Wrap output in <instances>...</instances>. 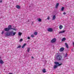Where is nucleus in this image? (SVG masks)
Returning <instances> with one entry per match:
<instances>
[{"mask_svg": "<svg viewBox=\"0 0 74 74\" xmlns=\"http://www.w3.org/2000/svg\"><path fill=\"white\" fill-rule=\"evenodd\" d=\"M67 53H66L65 54V56H64V58H66V57H67Z\"/></svg>", "mask_w": 74, "mask_h": 74, "instance_id": "a878e982", "label": "nucleus"}, {"mask_svg": "<svg viewBox=\"0 0 74 74\" xmlns=\"http://www.w3.org/2000/svg\"><path fill=\"white\" fill-rule=\"evenodd\" d=\"M33 23H34L33 21L32 22V24H31L32 25H33Z\"/></svg>", "mask_w": 74, "mask_h": 74, "instance_id": "72a5a7b5", "label": "nucleus"}, {"mask_svg": "<svg viewBox=\"0 0 74 74\" xmlns=\"http://www.w3.org/2000/svg\"><path fill=\"white\" fill-rule=\"evenodd\" d=\"M59 3H57L56 4V8H58V6H59Z\"/></svg>", "mask_w": 74, "mask_h": 74, "instance_id": "f8f14e48", "label": "nucleus"}, {"mask_svg": "<svg viewBox=\"0 0 74 74\" xmlns=\"http://www.w3.org/2000/svg\"><path fill=\"white\" fill-rule=\"evenodd\" d=\"M27 51L28 52H29V51H30V48H28L27 49Z\"/></svg>", "mask_w": 74, "mask_h": 74, "instance_id": "4be33fe9", "label": "nucleus"}, {"mask_svg": "<svg viewBox=\"0 0 74 74\" xmlns=\"http://www.w3.org/2000/svg\"><path fill=\"white\" fill-rule=\"evenodd\" d=\"M56 57V58L57 60H61L62 59V56L58 53H57L55 55Z\"/></svg>", "mask_w": 74, "mask_h": 74, "instance_id": "f03ea898", "label": "nucleus"}, {"mask_svg": "<svg viewBox=\"0 0 74 74\" xmlns=\"http://www.w3.org/2000/svg\"><path fill=\"white\" fill-rule=\"evenodd\" d=\"M66 40V39L64 38H62V41H65Z\"/></svg>", "mask_w": 74, "mask_h": 74, "instance_id": "ddd939ff", "label": "nucleus"}, {"mask_svg": "<svg viewBox=\"0 0 74 74\" xmlns=\"http://www.w3.org/2000/svg\"><path fill=\"white\" fill-rule=\"evenodd\" d=\"M12 30H16V29H15V28H12Z\"/></svg>", "mask_w": 74, "mask_h": 74, "instance_id": "cd10ccee", "label": "nucleus"}, {"mask_svg": "<svg viewBox=\"0 0 74 74\" xmlns=\"http://www.w3.org/2000/svg\"><path fill=\"white\" fill-rule=\"evenodd\" d=\"M64 7H62V8H61V10L62 11H63V10H64Z\"/></svg>", "mask_w": 74, "mask_h": 74, "instance_id": "393cba45", "label": "nucleus"}, {"mask_svg": "<svg viewBox=\"0 0 74 74\" xmlns=\"http://www.w3.org/2000/svg\"><path fill=\"white\" fill-rule=\"evenodd\" d=\"M73 45L74 46V42H73Z\"/></svg>", "mask_w": 74, "mask_h": 74, "instance_id": "c9c22d12", "label": "nucleus"}, {"mask_svg": "<svg viewBox=\"0 0 74 74\" xmlns=\"http://www.w3.org/2000/svg\"><path fill=\"white\" fill-rule=\"evenodd\" d=\"M38 22H41V19L40 18H39L38 20Z\"/></svg>", "mask_w": 74, "mask_h": 74, "instance_id": "b1692460", "label": "nucleus"}, {"mask_svg": "<svg viewBox=\"0 0 74 74\" xmlns=\"http://www.w3.org/2000/svg\"><path fill=\"white\" fill-rule=\"evenodd\" d=\"M26 45V43L24 44L22 46V48H24V47H25Z\"/></svg>", "mask_w": 74, "mask_h": 74, "instance_id": "4468645a", "label": "nucleus"}, {"mask_svg": "<svg viewBox=\"0 0 74 74\" xmlns=\"http://www.w3.org/2000/svg\"><path fill=\"white\" fill-rule=\"evenodd\" d=\"M58 65H54L53 67L54 69H56L57 67H58Z\"/></svg>", "mask_w": 74, "mask_h": 74, "instance_id": "aec40b11", "label": "nucleus"}, {"mask_svg": "<svg viewBox=\"0 0 74 74\" xmlns=\"http://www.w3.org/2000/svg\"><path fill=\"white\" fill-rule=\"evenodd\" d=\"M56 38H54L51 41V42L52 43H53L54 42H56Z\"/></svg>", "mask_w": 74, "mask_h": 74, "instance_id": "20e7f679", "label": "nucleus"}, {"mask_svg": "<svg viewBox=\"0 0 74 74\" xmlns=\"http://www.w3.org/2000/svg\"><path fill=\"white\" fill-rule=\"evenodd\" d=\"M22 41H23V39H21L20 40V42Z\"/></svg>", "mask_w": 74, "mask_h": 74, "instance_id": "c85d7f7f", "label": "nucleus"}, {"mask_svg": "<svg viewBox=\"0 0 74 74\" xmlns=\"http://www.w3.org/2000/svg\"><path fill=\"white\" fill-rule=\"evenodd\" d=\"M16 32H14L13 31H12L11 32H7L5 34V36H14L16 34Z\"/></svg>", "mask_w": 74, "mask_h": 74, "instance_id": "f257e3e1", "label": "nucleus"}, {"mask_svg": "<svg viewBox=\"0 0 74 74\" xmlns=\"http://www.w3.org/2000/svg\"><path fill=\"white\" fill-rule=\"evenodd\" d=\"M65 44L66 46V48H69V45L67 44V43H65Z\"/></svg>", "mask_w": 74, "mask_h": 74, "instance_id": "1a4fd4ad", "label": "nucleus"}, {"mask_svg": "<svg viewBox=\"0 0 74 74\" xmlns=\"http://www.w3.org/2000/svg\"><path fill=\"white\" fill-rule=\"evenodd\" d=\"M55 18H56V16L54 15L53 17L52 20H55Z\"/></svg>", "mask_w": 74, "mask_h": 74, "instance_id": "9b49d317", "label": "nucleus"}, {"mask_svg": "<svg viewBox=\"0 0 74 74\" xmlns=\"http://www.w3.org/2000/svg\"><path fill=\"white\" fill-rule=\"evenodd\" d=\"M59 63L58 62H54L55 64L56 65H58Z\"/></svg>", "mask_w": 74, "mask_h": 74, "instance_id": "a211bd4d", "label": "nucleus"}, {"mask_svg": "<svg viewBox=\"0 0 74 74\" xmlns=\"http://www.w3.org/2000/svg\"><path fill=\"white\" fill-rule=\"evenodd\" d=\"M62 63L59 64H59L58 65V66H61V65H62Z\"/></svg>", "mask_w": 74, "mask_h": 74, "instance_id": "bb28decb", "label": "nucleus"}, {"mask_svg": "<svg viewBox=\"0 0 74 74\" xmlns=\"http://www.w3.org/2000/svg\"><path fill=\"white\" fill-rule=\"evenodd\" d=\"M8 74H12V73H9Z\"/></svg>", "mask_w": 74, "mask_h": 74, "instance_id": "58836bf2", "label": "nucleus"}, {"mask_svg": "<svg viewBox=\"0 0 74 74\" xmlns=\"http://www.w3.org/2000/svg\"><path fill=\"white\" fill-rule=\"evenodd\" d=\"M64 50V48L63 47H62L60 48L59 51L60 52H63Z\"/></svg>", "mask_w": 74, "mask_h": 74, "instance_id": "39448f33", "label": "nucleus"}, {"mask_svg": "<svg viewBox=\"0 0 74 74\" xmlns=\"http://www.w3.org/2000/svg\"><path fill=\"white\" fill-rule=\"evenodd\" d=\"M21 47V46L20 45H19V46H18V47H17V48H20Z\"/></svg>", "mask_w": 74, "mask_h": 74, "instance_id": "5701e85b", "label": "nucleus"}, {"mask_svg": "<svg viewBox=\"0 0 74 74\" xmlns=\"http://www.w3.org/2000/svg\"><path fill=\"white\" fill-rule=\"evenodd\" d=\"M10 29L8 28H5L4 29V30L5 31V32H8L10 31Z\"/></svg>", "mask_w": 74, "mask_h": 74, "instance_id": "423d86ee", "label": "nucleus"}, {"mask_svg": "<svg viewBox=\"0 0 74 74\" xmlns=\"http://www.w3.org/2000/svg\"><path fill=\"white\" fill-rule=\"evenodd\" d=\"M0 3H2V0H1L0 1Z\"/></svg>", "mask_w": 74, "mask_h": 74, "instance_id": "e433bc0d", "label": "nucleus"}, {"mask_svg": "<svg viewBox=\"0 0 74 74\" xmlns=\"http://www.w3.org/2000/svg\"><path fill=\"white\" fill-rule=\"evenodd\" d=\"M63 14L64 15H66V13L65 12H64L63 13Z\"/></svg>", "mask_w": 74, "mask_h": 74, "instance_id": "473e14b6", "label": "nucleus"}, {"mask_svg": "<svg viewBox=\"0 0 74 74\" xmlns=\"http://www.w3.org/2000/svg\"><path fill=\"white\" fill-rule=\"evenodd\" d=\"M16 8H18V9H19V8H20V6H19L18 5H16Z\"/></svg>", "mask_w": 74, "mask_h": 74, "instance_id": "2eb2a0df", "label": "nucleus"}, {"mask_svg": "<svg viewBox=\"0 0 74 74\" xmlns=\"http://www.w3.org/2000/svg\"><path fill=\"white\" fill-rule=\"evenodd\" d=\"M38 33L37 32H34V34L36 36V35H37Z\"/></svg>", "mask_w": 74, "mask_h": 74, "instance_id": "412c9836", "label": "nucleus"}, {"mask_svg": "<svg viewBox=\"0 0 74 74\" xmlns=\"http://www.w3.org/2000/svg\"><path fill=\"white\" fill-rule=\"evenodd\" d=\"M27 39H28V40H29L30 39V38L29 37H28L27 38Z\"/></svg>", "mask_w": 74, "mask_h": 74, "instance_id": "2f4dec72", "label": "nucleus"}, {"mask_svg": "<svg viewBox=\"0 0 74 74\" xmlns=\"http://www.w3.org/2000/svg\"><path fill=\"white\" fill-rule=\"evenodd\" d=\"M46 70L45 69H43L42 71H43V73H45L46 72Z\"/></svg>", "mask_w": 74, "mask_h": 74, "instance_id": "f3484780", "label": "nucleus"}, {"mask_svg": "<svg viewBox=\"0 0 74 74\" xmlns=\"http://www.w3.org/2000/svg\"><path fill=\"white\" fill-rule=\"evenodd\" d=\"M4 32H2L1 34H3V33H4Z\"/></svg>", "mask_w": 74, "mask_h": 74, "instance_id": "f704fd0d", "label": "nucleus"}, {"mask_svg": "<svg viewBox=\"0 0 74 74\" xmlns=\"http://www.w3.org/2000/svg\"><path fill=\"white\" fill-rule=\"evenodd\" d=\"M12 25H9L8 26V28L10 30H12Z\"/></svg>", "mask_w": 74, "mask_h": 74, "instance_id": "0eeeda50", "label": "nucleus"}, {"mask_svg": "<svg viewBox=\"0 0 74 74\" xmlns=\"http://www.w3.org/2000/svg\"><path fill=\"white\" fill-rule=\"evenodd\" d=\"M65 32V31H60L59 32V34H60L61 33H64Z\"/></svg>", "mask_w": 74, "mask_h": 74, "instance_id": "9d476101", "label": "nucleus"}, {"mask_svg": "<svg viewBox=\"0 0 74 74\" xmlns=\"http://www.w3.org/2000/svg\"><path fill=\"white\" fill-rule=\"evenodd\" d=\"M18 34L19 36H21V35L22 34L21 32H18Z\"/></svg>", "mask_w": 74, "mask_h": 74, "instance_id": "6ab92c4d", "label": "nucleus"}, {"mask_svg": "<svg viewBox=\"0 0 74 74\" xmlns=\"http://www.w3.org/2000/svg\"><path fill=\"white\" fill-rule=\"evenodd\" d=\"M59 27L60 29H62V28H63V26L62 25H60Z\"/></svg>", "mask_w": 74, "mask_h": 74, "instance_id": "dca6fc26", "label": "nucleus"}, {"mask_svg": "<svg viewBox=\"0 0 74 74\" xmlns=\"http://www.w3.org/2000/svg\"><path fill=\"white\" fill-rule=\"evenodd\" d=\"M47 31L49 32H53V29L52 28H49L48 29Z\"/></svg>", "mask_w": 74, "mask_h": 74, "instance_id": "7ed1b4c3", "label": "nucleus"}, {"mask_svg": "<svg viewBox=\"0 0 74 74\" xmlns=\"http://www.w3.org/2000/svg\"><path fill=\"white\" fill-rule=\"evenodd\" d=\"M32 59H34V57H32Z\"/></svg>", "mask_w": 74, "mask_h": 74, "instance_id": "4c0bfd02", "label": "nucleus"}, {"mask_svg": "<svg viewBox=\"0 0 74 74\" xmlns=\"http://www.w3.org/2000/svg\"><path fill=\"white\" fill-rule=\"evenodd\" d=\"M50 18V17H47V19L48 20H49V19Z\"/></svg>", "mask_w": 74, "mask_h": 74, "instance_id": "7c9ffc66", "label": "nucleus"}, {"mask_svg": "<svg viewBox=\"0 0 74 74\" xmlns=\"http://www.w3.org/2000/svg\"><path fill=\"white\" fill-rule=\"evenodd\" d=\"M31 37H32V38L33 37H34V35H31Z\"/></svg>", "mask_w": 74, "mask_h": 74, "instance_id": "c756f323", "label": "nucleus"}, {"mask_svg": "<svg viewBox=\"0 0 74 74\" xmlns=\"http://www.w3.org/2000/svg\"><path fill=\"white\" fill-rule=\"evenodd\" d=\"M0 64H3L4 63V62L2 60H0Z\"/></svg>", "mask_w": 74, "mask_h": 74, "instance_id": "6e6552de", "label": "nucleus"}]
</instances>
